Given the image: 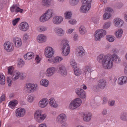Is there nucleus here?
Instances as JSON below:
<instances>
[{
  "label": "nucleus",
  "mask_w": 127,
  "mask_h": 127,
  "mask_svg": "<svg viewBox=\"0 0 127 127\" xmlns=\"http://www.w3.org/2000/svg\"><path fill=\"white\" fill-rule=\"evenodd\" d=\"M48 102V100L47 98H43L39 102V106L42 108L45 107Z\"/></svg>",
  "instance_id": "obj_24"
},
{
  "label": "nucleus",
  "mask_w": 127,
  "mask_h": 127,
  "mask_svg": "<svg viewBox=\"0 0 127 127\" xmlns=\"http://www.w3.org/2000/svg\"><path fill=\"white\" fill-rule=\"evenodd\" d=\"M108 112V110L106 109H104L102 111V114L103 115H105L107 114Z\"/></svg>",
  "instance_id": "obj_59"
},
{
  "label": "nucleus",
  "mask_w": 127,
  "mask_h": 127,
  "mask_svg": "<svg viewBox=\"0 0 127 127\" xmlns=\"http://www.w3.org/2000/svg\"><path fill=\"white\" fill-rule=\"evenodd\" d=\"M70 51V50L62 49L61 54L63 56H66L69 54Z\"/></svg>",
  "instance_id": "obj_43"
},
{
  "label": "nucleus",
  "mask_w": 127,
  "mask_h": 127,
  "mask_svg": "<svg viewBox=\"0 0 127 127\" xmlns=\"http://www.w3.org/2000/svg\"><path fill=\"white\" fill-rule=\"evenodd\" d=\"M47 29V28L43 26H40L37 28V30L40 32L45 31Z\"/></svg>",
  "instance_id": "obj_37"
},
{
  "label": "nucleus",
  "mask_w": 127,
  "mask_h": 127,
  "mask_svg": "<svg viewBox=\"0 0 127 127\" xmlns=\"http://www.w3.org/2000/svg\"><path fill=\"white\" fill-rule=\"evenodd\" d=\"M67 116L64 113H62L59 115L57 117V122L59 124H62L66 119Z\"/></svg>",
  "instance_id": "obj_13"
},
{
  "label": "nucleus",
  "mask_w": 127,
  "mask_h": 127,
  "mask_svg": "<svg viewBox=\"0 0 127 127\" xmlns=\"http://www.w3.org/2000/svg\"><path fill=\"white\" fill-rule=\"evenodd\" d=\"M108 105L109 106L112 107L114 106L115 104V101L114 100H110L108 102Z\"/></svg>",
  "instance_id": "obj_53"
},
{
  "label": "nucleus",
  "mask_w": 127,
  "mask_h": 127,
  "mask_svg": "<svg viewBox=\"0 0 127 127\" xmlns=\"http://www.w3.org/2000/svg\"><path fill=\"white\" fill-rule=\"evenodd\" d=\"M49 58L48 59V61L49 63H51L53 62H54V58L52 57L51 58Z\"/></svg>",
  "instance_id": "obj_62"
},
{
  "label": "nucleus",
  "mask_w": 127,
  "mask_h": 127,
  "mask_svg": "<svg viewBox=\"0 0 127 127\" xmlns=\"http://www.w3.org/2000/svg\"><path fill=\"white\" fill-rule=\"evenodd\" d=\"M37 41L39 42H44L46 41L45 35L43 34L39 35L37 37Z\"/></svg>",
  "instance_id": "obj_32"
},
{
  "label": "nucleus",
  "mask_w": 127,
  "mask_h": 127,
  "mask_svg": "<svg viewBox=\"0 0 127 127\" xmlns=\"http://www.w3.org/2000/svg\"><path fill=\"white\" fill-rule=\"evenodd\" d=\"M31 92H33L34 90H36L37 88V85L36 84H31Z\"/></svg>",
  "instance_id": "obj_49"
},
{
  "label": "nucleus",
  "mask_w": 127,
  "mask_h": 127,
  "mask_svg": "<svg viewBox=\"0 0 127 127\" xmlns=\"http://www.w3.org/2000/svg\"><path fill=\"white\" fill-rule=\"evenodd\" d=\"M4 46V49L8 52L11 51L13 50L12 43L9 42H5Z\"/></svg>",
  "instance_id": "obj_19"
},
{
  "label": "nucleus",
  "mask_w": 127,
  "mask_h": 127,
  "mask_svg": "<svg viewBox=\"0 0 127 127\" xmlns=\"http://www.w3.org/2000/svg\"><path fill=\"white\" fill-rule=\"evenodd\" d=\"M19 28L20 30L23 31H27L29 28L28 24L26 22H22L19 25Z\"/></svg>",
  "instance_id": "obj_16"
},
{
  "label": "nucleus",
  "mask_w": 127,
  "mask_h": 127,
  "mask_svg": "<svg viewBox=\"0 0 127 127\" xmlns=\"http://www.w3.org/2000/svg\"><path fill=\"white\" fill-rule=\"evenodd\" d=\"M49 100V104L51 107L54 108L58 107L59 105L58 104L54 98H51Z\"/></svg>",
  "instance_id": "obj_28"
},
{
  "label": "nucleus",
  "mask_w": 127,
  "mask_h": 127,
  "mask_svg": "<svg viewBox=\"0 0 127 127\" xmlns=\"http://www.w3.org/2000/svg\"><path fill=\"white\" fill-rule=\"evenodd\" d=\"M106 81L104 79L99 80L98 83V87L101 89H104L105 88L106 85Z\"/></svg>",
  "instance_id": "obj_26"
},
{
  "label": "nucleus",
  "mask_w": 127,
  "mask_h": 127,
  "mask_svg": "<svg viewBox=\"0 0 127 127\" xmlns=\"http://www.w3.org/2000/svg\"><path fill=\"white\" fill-rule=\"evenodd\" d=\"M111 25V23L110 22H106L104 23L103 26V28L105 29H108Z\"/></svg>",
  "instance_id": "obj_52"
},
{
  "label": "nucleus",
  "mask_w": 127,
  "mask_h": 127,
  "mask_svg": "<svg viewBox=\"0 0 127 127\" xmlns=\"http://www.w3.org/2000/svg\"><path fill=\"white\" fill-rule=\"evenodd\" d=\"M55 34L58 36H63L64 34V31L62 28L59 27L55 28L54 30Z\"/></svg>",
  "instance_id": "obj_14"
},
{
  "label": "nucleus",
  "mask_w": 127,
  "mask_h": 127,
  "mask_svg": "<svg viewBox=\"0 0 127 127\" xmlns=\"http://www.w3.org/2000/svg\"><path fill=\"white\" fill-rule=\"evenodd\" d=\"M111 14L109 13H105L103 15V18L104 19L106 20L110 18Z\"/></svg>",
  "instance_id": "obj_50"
},
{
  "label": "nucleus",
  "mask_w": 127,
  "mask_h": 127,
  "mask_svg": "<svg viewBox=\"0 0 127 127\" xmlns=\"http://www.w3.org/2000/svg\"><path fill=\"white\" fill-rule=\"evenodd\" d=\"M70 64L73 68H74L77 67L76 63L74 60L71 59L70 60Z\"/></svg>",
  "instance_id": "obj_46"
},
{
  "label": "nucleus",
  "mask_w": 127,
  "mask_h": 127,
  "mask_svg": "<svg viewBox=\"0 0 127 127\" xmlns=\"http://www.w3.org/2000/svg\"><path fill=\"white\" fill-rule=\"evenodd\" d=\"M42 111L39 110L36 111L34 114L35 119L38 122H42L46 117L45 114H42Z\"/></svg>",
  "instance_id": "obj_4"
},
{
  "label": "nucleus",
  "mask_w": 127,
  "mask_h": 127,
  "mask_svg": "<svg viewBox=\"0 0 127 127\" xmlns=\"http://www.w3.org/2000/svg\"><path fill=\"white\" fill-rule=\"evenodd\" d=\"M92 0H82L83 5L80 8L82 12L85 13L87 12L91 7V3Z\"/></svg>",
  "instance_id": "obj_3"
},
{
  "label": "nucleus",
  "mask_w": 127,
  "mask_h": 127,
  "mask_svg": "<svg viewBox=\"0 0 127 127\" xmlns=\"http://www.w3.org/2000/svg\"><path fill=\"white\" fill-rule=\"evenodd\" d=\"M12 76L10 75L8 76L7 78V81L9 86H10L11 84V81L13 79H12Z\"/></svg>",
  "instance_id": "obj_48"
},
{
  "label": "nucleus",
  "mask_w": 127,
  "mask_h": 127,
  "mask_svg": "<svg viewBox=\"0 0 127 127\" xmlns=\"http://www.w3.org/2000/svg\"><path fill=\"white\" fill-rule=\"evenodd\" d=\"M123 32V31L122 29H119L116 32L115 35L118 38H120L122 36Z\"/></svg>",
  "instance_id": "obj_34"
},
{
  "label": "nucleus",
  "mask_w": 127,
  "mask_h": 127,
  "mask_svg": "<svg viewBox=\"0 0 127 127\" xmlns=\"http://www.w3.org/2000/svg\"><path fill=\"white\" fill-rule=\"evenodd\" d=\"M25 64V62L23 61V60L20 59V60L19 61L18 63V64L19 65H21V66H22V65H24Z\"/></svg>",
  "instance_id": "obj_56"
},
{
  "label": "nucleus",
  "mask_w": 127,
  "mask_h": 127,
  "mask_svg": "<svg viewBox=\"0 0 127 127\" xmlns=\"http://www.w3.org/2000/svg\"><path fill=\"white\" fill-rule=\"evenodd\" d=\"M82 101L80 99L77 98L71 101L69 105V109L73 110L80 106L81 104Z\"/></svg>",
  "instance_id": "obj_5"
},
{
  "label": "nucleus",
  "mask_w": 127,
  "mask_h": 127,
  "mask_svg": "<svg viewBox=\"0 0 127 127\" xmlns=\"http://www.w3.org/2000/svg\"><path fill=\"white\" fill-rule=\"evenodd\" d=\"M14 68L12 66H9L8 68V74H10V76L13 75V73L14 71H13Z\"/></svg>",
  "instance_id": "obj_45"
},
{
  "label": "nucleus",
  "mask_w": 127,
  "mask_h": 127,
  "mask_svg": "<svg viewBox=\"0 0 127 127\" xmlns=\"http://www.w3.org/2000/svg\"><path fill=\"white\" fill-rule=\"evenodd\" d=\"M91 114L89 113H84L83 114V120L84 121L88 122L91 120Z\"/></svg>",
  "instance_id": "obj_29"
},
{
  "label": "nucleus",
  "mask_w": 127,
  "mask_h": 127,
  "mask_svg": "<svg viewBox=\"0 0 127 127\" xmlns=\"http://www.w3.org/2000/svg\"><path fill=\"white\" fill-rule=\"evenodd\" d=\"M79 31L81 34H83L86 32V29L84 26H81L79 28Z\"/></svg>",
  "instance_id": "obj_39"
},
{
  "label": "nucleus",
  "mask_w": 127,
  "mask_h": 127,
  "mask_svg": "<svg viewBox=\"0 0 127 127\" xmlns=\"http://www.w3.org/2000/svg\"><path fill=\"white\" fill-rule=\"evenodd\" d=\"M49 83V81L45 79L41 80L40 82V84L46 87L48 86Z\"/></svg>",
  "instance_id": "obj_36"
},
{
  "label": "nucleus",
  "mask_w": 127,
  "mask_h": 127,
  "mask_svg": "<svg viewBox=\"0 0 127 127\" xmlns=\"http://www.w3.org/2000/svg\"><path fill=\"white\" fill-rule=\"evenodd\" d=\"M56 71V68L54 67H50L48 68L45 72L46 76L48 77L52 76Z\"/></svg>",
  "instance_id": "obj_10"
},
{
  "label": "nucleus",
  "mask_w": 127,
  "mask_h": 127,
  "mask_svg": "<svg viewBox=\"0 0 127 127\" xmlns=\"http://www.w3.org/2000/svg\"><path fill=\"white\" fill-rule=\"evenodd\" d=\"M68 42V41L66 39H64L62 40L61 42V44L63 45L62 49L70 50Z\"/></svg>",
  "instance_id": "obj_20"
},
{
  "label": "nucleus",
  "mask_w": 127,
  "mask_h": 127,
  "mask_svg": "<svg viewBox=\"0 0 127 127\" xmlns=\"http://www.w3.org/2000/svg\"><path fill=\"white\" fill-rule=\"evenodd\" d=\"M75 91L76 94L81 98H83L86 97V93L82 88H77L75 90Z\"/></svg>",
  "instance_id": "obj_11"
},
{
  "label": "nucleus",
  "mask_w": 127,
  "mask_h": 127,
  "mask_svg": "<svg viewBox=\"0 0 127 127\" xmlns=\"http://www.w3.org/2000/svg\"><path fill=\"white\" fill-rule=\"evenodd\" d=\"M52 0H42V4L43 6H48L51 4Z\"/></svg>",
  "instance_id": "obj_33"
},
{
  "label": "nucleus",
  "mask_w": 127,
  "mask_h": 127,
  "mask_svg": "<svg viewBox=\"0 0 127 127\" xmlns=\"http://www.w3.org/2000/svg\"><path fill=\"white\" fill-rule=\"evenodd\" d=\"M64 14L65 18L67 19H70L71 17L72 14L70 12L66 11Z\"/></svg>",
  "instance_id": "obj_42"
},
{
  "label": "nucleus",
  "mask_w": 127,
  "mask_h": 127,
  "mask_svg": "<svg viewBox=\"0 0 127 127\" xmlns=\"http://www.w3.org/2000/svg\"><path fill=\"white\" fill-rule=\"evenodd\" d=\"M63 59V58L62 57L59 56H57L54 59V63H57L60 62Z\"/></svg>",
  "instance_id": "obj_47"
},
{
  "label": "nucleus",
  "mask_w": 127,
  "mask_h": 127,
  "mask_svg": "<svg viewBox=\"0 0 127 127\" xmlns=\"http://www.w3.org/2000/svg\"><path fill=\"white\" fill-rule=\"evenodd\" d=\"M69 23L70 24L73 25L76 23V21L74 19H72L69 21Z\"/></svg>",
  "instance_id": "obj_58"
},
{
  "label": "nucleus",
  "mask_w": 127,
  "mask_h": 127,
  "mask_svg": "<svg viewBox=\"0 0 127 127\" xmlns=\"http://www.w3.org/2000/svg\"><path fill=\"white\" fill-rule=\"evenodd\" d=\"M76 52L79 56H82L85 54V51L82 46H79L76 48Z\"/></svg>",
  "instance_id": "obj_22"
},
{
  "label": "nucleus",
  "mask_w": 127,
  "mask_h": 127,
  "mask_svg": "<svg viewBox=\"0 0 127 127\" xmlns=\"http://www.w3.org/2000/svg\"><path fill=\"white\" fill-rule=\"evenodd\" d=\"M20 20V18L15 19L12 21V24L14 26H15L16 24L19 22Z\"/></svg>",
  "instance_id": "obj_54"
},
{
  "label": "nucleus",
  "mask_w": 127,
  "mask_h": 127,
  "mask_svg": "<svg viewBox=\"0 0 127 127\" xmlns=\"http://www.w3.org/2000/svg\"><path fill=\"white\" fill-rule=\"evenodd\" d=\"M54 11L51 9H49L47 10L40 17V21L41 22H45L47 21L53 16Z\"/></svg>",
  "instance_id": "obj_2"
},
{
  "label": "nucleus",
  "mask_w": 127,
  "mask_h": 127,
  "mask_svg": "<svg viewBox=\"0 0 127 127\" xmlns=\"http://www.w3.org/2000/svg\"><path fill=\"white\" fill-rule=\"evenodd\" d=\"M63 18L60 16H57L54 17L52 20L53 24L56 25H59L63 22Z\"/></svg>",
  "instance_id": "obj_15"
},
{
  "label": "nucleus",
  "mask_w": 127,
  "mask_h": 127,
  "mask_svg": "<svg viewBox=\"0 0 127 127\" xmlns=\"http://www.w3.org/2000/svg\"><path fill=\"white\" fill-rule=\"evenodd\" d=\"M106 38L107 40L110 42L114 41L115 39V37L111 35H107L106 36Z\"/></svg>",
  "instance_id": "obj_41"
},
{
  "label": "nucleus",
  "mask_w": 127,
  "mask_h": 127,
  "mask_svg": "<svg viewBox=\"0 0 127 127\" xmlns=\"http://www.w3.org/2000/svg\"><path fill=\"white\" fill-rule=\"evenodd\" d=\"M59 71V73L64 76H66L67 74V71L65 65L60 64L58 65Z\"/></svg>",
  "instance_id": "obj_9"
},
{
  "label": "nucleus",
  "mask_w": 127,
  "mask_h": 127,
  "mask_svg": "<svg viewBox=\"0 0 127 127\" xmlns=\"http://www.w3.org/2000/svg\"><path fill=\"white\" fill-rule=\"evenodd\" d=\"M5 79L4 75L2 73H0V84L3 85L5 84Z\"/></svg>",
  "instance_id": "obj_35"
},
{
  "label": "nucleus",
  "mask_w": 127,
  "mask_h": 127,
  "mask_svg": "<svg viewBox=\"0 0 127 127\" xmlns=\"http://www.w3.org/2000/svg\"><path fill=\"white\" fill-rule=\"evenodd\" d=\"M54 53V51L51 47L48 46L46 47L44 51V55L47 58L52 57Z\"/></svg>",
  "instance_id": "obj_8"
},
{
  "label": "nucleus",
  "mask_w": 127,
  "mask_h": 127,
  "mask_svg": "<svg viewBox=\"0 0 127 127\" xmlns=\"http://www.w3.org/2000/svg\"><path fill=\"white\" fill-rule=\"evenodd\" d=\"M26 111L24 108H19L15 111L16 116L18 117H23L25 115Z\"/></svg>",
  "instance_id": "obj_12"
},
{
  "label": "nucleus",
  "mask_w": 127,
  "mask_h": 127,
  "mask_svg": "<svg viewBox=\"0 0 127 127\" xmlns=\"http://www.w3.org/2000/svg\"><path fill=\"white\" fill-rule=\"evenodd\" d=\"M108 99L106 97H104L103 98V101L102 104V105H104L106 104L107 102Z\"/></svg>",
  "instance_id": "obj_57"
},
{
  "label": "nucleus",
  "mask_w": 127,
  "mask_h": 127,
  "mask_svg": "<svg viewBox=\"0 0 127 127\" xmlns=\"http://www.w3.org/2000/svg\"><path fill=\"white\" fill-rule=\"evenodd\" d=\"M23 74L18 71H15L13 73L12 79L13 80L15 81L19 77H23Z\"/></svg>",
  "instance_id": "obj_25"
},
{
  "label": "nucleus",
  "mask_w": 127,
  "mask_h": 127,
  "mask_svg": "<svg viewBox=\"0 0 127 127\" xmlns=\"http://www.w3.org/2000/svg\"><path fill=\"white\" fill-rule=\"evenodd\" d=\"M10 10L11 12H15L16 13L19 12L22 13L23 10V9L20 8L16 4L13 5L10 7Z\"/></svg>",
  "instance_id": "obj_17"
},
{
  "label": "nucleus",
  "mask_w": 127,
  "mask_h": 127,
  "mask_svg": "<svg viewBox=\"0 0 127 127\" xmlns=\"http://www.w3.org/2000/svg\"><path fill=\"white\" fill-rule=\"evenodd\" d=\"M31 84H27L26 85V88L27 89V90H29L30 91V92H31Z\"/></svg>",
  "instance_id": "obj_55"
},
{
  "label": "nucleus",
  "mask_w": 127,
  "mask_h": 127,
  "mask_svg": "<svg viewBox=\"0 0 127 127\" xmlns=\"http://www.w3.org/2000/svg\"><path fill=\"white\" fill-rule=\"evenodd\" d=\"M96 105L95 101L94 100H93L91 102V105L92 107H94Z\"/></svg>",
  "instance_id": "obj_63"
},
{
  "label": "nucleus",
  "mask_w": 127,
  "mask_h": 127,
  "mask_svg": "<svg viewBox=\"0 0 127 127\" xmlns=\"http://www.w3.org/2000/svg\"><path fill=\"white\" fill-rule=\"evenodd\" d=\"M34 99V97L32 95H29L28 96L27 100L29 102H32L33 100Z\"/></svg>",
  "instance_id": "obj_51"
},
{
  "label": "nucleus",
  "mask_w": 127,
  "mask_h": 127,
  "mask_svg": "<svg viewBox=\"0 0 127 127\" xmlns=\"http://www.w3.org/2000/svg\"><path fill=\"white\" fill-rule=\"evenodd\" d=\"M114 25L118 28L121 27L124 23L123 21L121 19L117 18L114 20Z\"/></svg>",
  "instance_id": "obj_21"
},
{
  "label": "nucleus",
  "mask_w": 127,
  "mask_h": 127,
  "mask_svg": "<svg viewBox=\"0 0 127 127\" xmlns=\"http://www.w3.org/2000/svg\"><path fill=\"white\" fill-rule=\"evenodd\" d=\"M29 38V36L27 34H25L23 36V39L25 40H26Z\"/></svg>",
  "instance_id": "obj_61"
},
{
  "label": "nucleus",
  "mask_w": 127,
  "mask_h": 127,
  "mask_svg": "<svg viewBox=\"0 0 127 127\" xmlns=\"http://www.w3.org/2000/svg\"><path fill=\"white\" fill-rule=\"evenodd\" d=\"M5 100V96L4 94H2L0 97V102H1L2 101Z\"/></svg>",
  "instance_id": "obj_60"
},
{
  "label": "nucleus",
  "mask_w": 127,
  "mask_h": 127,
  "mask_svg": "<svg viewBox=\"0 0 127 127\" xmlns=\"http://www.w3.org/2000/svg\"><path fill=\"white\" fill-rule=\"evenodd\" d=\"M17 104V101L16 100H15L14 101H11L9 103L8 106L12 108H13Z\"/></svg>",
  "instance_id": "obj_40"
},
{
  "label": "nucleus",
  "mask_w": 127,
  "mask_h": 127,
  "mask_svg": "<svg viewBox=\"0 0 127 127\" xmlns=\"http://www.w3.org/2000/svg\"><path fill=\"white\" fill-rule=\"evenodd\" d=\"M127 83V77L123 76L120 77L118 80V83L120 85L125 84Z\"/></svg>",
  "instance_id": "obj_23"
},
{
  "label": "nucleus",
  "mask_w": 127,
  "mask_h": 127,
  "mask_svg": "<svg viewBox=\"0 0 127 127\" xmlns=\"http://www.w3.org/2000/svg\"><path fill=\"white\" fill-rule=\"evenodd\" d=\"M34 56V54L33 52H30L24 55V57L26 60H28L32 59Z\"/></svg>",
  "instance_id": "obj_30"
},
{
  "label": "nucleus",
  "mask_w": 127,
  "mask_h": 127,
  "mask_svg": "<svg viewBox=\"0 0 127 127\" xmlns=\"http://www.w3.org/2000/svg\"><path fill=\"white\" fill-rule=\"evenodd\" d=\"M91 69V67L89 65L86 66L83 69V71L86 77H88L90 75Z\"/></svg>",
  "instance_id": "obj_18"
},
{
  "label": "nucleus",
  "mask_w": 127,
  "mask_h": 127,
  "mask_svg": "<svg viewBox=\"0 0 127 127\" xmlns=\"http://www.w3.org/2000/svg\"><path fill=\"white\" fill-rule=\"evenodd\" d=\"M13 43L15 44L16 47H20L22 44V42L21 39L18 37H15L13 38Z\"/></svg>",
  "instance_id": "obj_27"
},
{
  "label": "nucleus",
  "mask_w": 127,
  "mask_h": 127,
  "mask_svg": "<svg viewBox=\"0 0 127 127\" xmlns=\"http://www.w3.org/2000/svg\"><path fill=\"white\" fill-rule=\"evenodd\" d=\"M74 73L76 76H78L80 75L81 73V71L80 69L77 68V67L74 69Z\"/></svg>",
  "instance_id": "obj_38"
},
{
  "label": "nucleus",
  "mask_w": 127,
  "mask_h": 127,
  "mask_svg": "<svg viewBox=\"0 0 127 127\" xmlns=\"http://www.w3.org/2000/svg\"><path fill=\"white\" fill-rule=\"evenodd\" d=\"M116 50L115 49L113 50L112 51L114 53L109 56V60L110 61L109 63L111 64V66L110 67V69L113 66V62H114L116 63H119L121 61V60L120 58H119L115 54V52H116Z\"/></svg>",
  "instance_id": "obj_6"
},
{
  "label": "nucleus",
  "mask_w": 127,
  "mask_h": 127,
  "mask_svg": "<svg viewBox=\"0 0 127 127\" xmlns=\"http://www.w3.org/2000/svg\"><path fill=\"white\" fill-rule=\"evenodd\" d=\"M79 0H70V4L72 6L76 5L79 2Z\"/></svg>",
  "instance_id": "obj_44"
},
{
  "label": "nucleus",
  "mask_w": 127,
  "mask_h": 127,
  "mask_svg": "<svg viewBox=\"0 0 127 127\" xmlns=\"http://www.w3.org/2000/svg\"><path fill=\"white\" fill-rule=\"evenodd\" d=\"M61 127H67L68 125L67 123L66 122H64L62 124H61Z\"/></svg>",
  "instance_id": "obj_64"
},
{
  "label": "nucleus",
  "mask_w": 127,
  "mask_h": 127,
  "mask_svg": "<svg viewBox=\"0 0 127 127\" xmlns=\"http://www.w3.org/2000/svg\"><path fill=\"white\" fill-rule=\"evenodd\" d=\"M106 34V32L105 30L101 29L96 31L95 32V40H98L101 38L105 35Z\"/></svg>",
  "instance_id": "obj_7"
},
{
  "label": "nucleus",
  "mask_w": 127,
  "mask_h": 127,
  "mask_svg": "<svg viewBox=\"0 0 127 127\" xmlns=\"http://www.w3.org/2000/svg\"><path fill=\"white\" fill-rule=\"evenodd\" d=\"M120 119L122 121L127 122V112H122L121 114Z\"/></svg>",
  "instance_id": "obj_31"
},
{
  "label": "nucleus",
  "mask_w": 127,
  "mask_h": 127,
  "mask_svg": "<svg viewBox=\"0 0 127 127\" xmlns=\"http://www.w3.org/2000/svg\"><path fill=\"white\" fill-rule=\"evenodd\" d=\"M109 56L108 55L106 56L103 54H101L97 57V60L98 62L102 64L103 67L106 69H110L111 66V64H110Z\"/></svg>",
  "instance_id": "obj_1"
}]
</instances>
